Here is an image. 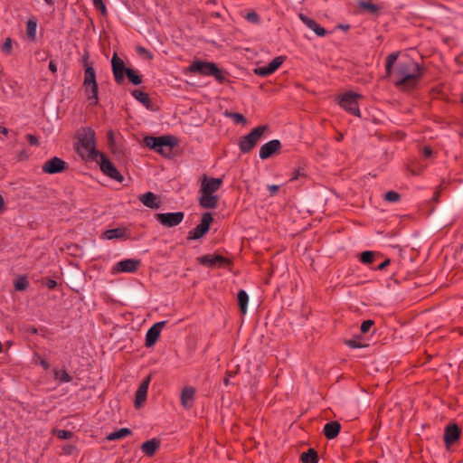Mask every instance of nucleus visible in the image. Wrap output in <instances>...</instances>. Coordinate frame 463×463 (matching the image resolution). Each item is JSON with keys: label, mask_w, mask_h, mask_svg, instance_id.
I'll return each mask as SVG.
<instances>
[{"label": "nucleus", "mask_w": 463, "mask_h": 463, "mask_svg": "<svg viewBox=\"0 0 463 463\" xmlns=\"http://www.w3.org/2000/svg\"><path fill=\"white\" fill-rule=\"evenodd\" d=\"M49 70L55 74L57 72V65L53 61L49 62Z\"/></svg>", "instance_id": "nucleus-57"}, {"label": "nucleus", "mask_w": 463, "mask_h": 463, "mask_svg": "<svg viewBox=\"0 0 463 463\" xmlns=\"http://www.w3.org/2000/svg\"><path fill=\"white\" fill-rule=\"evenodd\" d=\"M213 218L211 213H204L202 216L201 222L188 232L187 240H199L204 236L210 230V225Z\"/></svg>", "instance_id": "nucleus-9"}, {"label": "nucleus", "mask_w": 463, "mask_h": 463, "mask_svg": "<svg viewBox=\"0 0 463 463\" xmlns=\"http://www.w3.org/2000/svg\"><path fill=\"white\" fill-rule=\"evenodd\" d=\"M81 146L89 152V158L98 161V155L100 153L95 147V132L90 128H83V133L79 138Z\"/></svg>", "instance_id": "nucleus-7"}, {"label": "nucleus", "mask_w": 463, "mask_h": 463, "mask_svg": "<svg viewBox=\"0 0 463 463\" xmlns=\"http://www.w3.org/2000/svg\"><path fill=\"white\" fill-rule=\"evenodd\" d=\"M225 115L231 118L235 124H245L246 118L245 117L238 112H225Z\"/></svg>", "instance_id": "nucleus-39"}, {"label": "nucleus", "mask_w": 463, "mask_h": 463, "mask_svg": "<svg viewBox=\"0 0 463 463\" xmlns=\"http://www.w3.org/2000/svg\"><path fill=\"white\" fill-rule=\"evenodd\" d=\"M338 27L342 30L348 31L350 29L349 24H339Z\"/></svg>", "instance_id": "nucleus-63"}, {"label": "nucleus", "mask_w": 463, "mask_h": 463, "mask_svg": "<svg viewBox=\"0 0 463 463\" xmlns=\"http://www.w3.org/2000/svg\"><path fill=\"white\" fill-rule=\"evenodd\" d=\"M5 207V201L2 195H0V213L3 212Z\"/></svg>", "instance_id": "nucleus-61"}, {"label": "nucleus", "mask_w": 463, "mask_h": 463, "mask_svg": "<svg viewBox=\"0 0 463 463\" xmlns=\"http://www.w3.org/2000/svg\"><path fill=\"white\" fill-rule=\"evenodd\" d=\"M27 158H28V155H27L25 150H23V151H21L19 153V155H18V160L19 161H23V160L27 159Z\"/></svg>", "instance_id": "nucleus-59"}, {"label": "nucleus", "mask_w": 463, "mask_h": 463, "mask_svg": "<svg viewBox=\"0 0 463 463\" xmlns=\"http://www.w3.org/2000/svg\"><path fill=\"white\" fill-rule=\"evenodd\" d=\"M93 5L96 10L99 11L100 14L106 17L108 15L107 7L103 0H92Z\"/></svg>", "instance_id": "nucleus-41"}, {"label": "nucleus", "mask_w": 463, "mask_h": 463, "mask_svg": "<svg viewBox=\"0 0 463 463\" xmlns=\"http://www.w3.org/2000/svg\"><path fill=\"white\" fill-rule=\"evenodd\" d=\"M237 300H238V305H239L240 312L242 315H245L247 313L248 303H249V295H248V293L245 290L241 289L238 292V294H237Z\"/></svg>", "instance_id": "nucleus-29"}, {"label": "nucleus", "mask_w": 463, "mask_h": 463, "mask_svg": "<svg viewBox=\"0 0 463 463\" xmlns=\"http://www.w3.org/2000/svg\"><path fill=\"white\" fill-rule=\"evenodd\" d=\"M399 55L400 52H394L387 56L385 63V72L387 75H392V66L396 62Z\"/></svg>", "instance_id": "nucleus-34"}, {"label": "nucleus", "mask_w": 463, "mask_h": 463, "mask_svg": "<svg viewBox=\"0 0 463 463\" xmlns=\"http://www.w3.org/2000/svg\"><path fill=\"white\" fill-rule=\"evenodd\" d=\"M459 438V430L457 425H449L444 431V442L448 449Z\"/></svg>", "instance_id": "nucleus-22"}, {"label": "nucleus", "mask_w": 463, "mask_h": 463, "mask_svg": "<svg viewBox=\"0 0 463 463\" xmlns=\"http://www.w3.org/2000/svg\"><path fill=\"white\" fill-rule=\"evenodd\" d=\"M189 71L202 76H213L219 83L226 80L222 70L212 61H195L190 64Z\"/></svg>", "instance_id": "nucleus-3"}, {"label": "nucleus", "mask_w": 463, "mask_h": 463, "mask_svg": "<svg viewBox=\"0 0 463 463\" xmlns=\"http://www.w3.org/2000/svg\"><path fill=\"white\" fill-rule=\"evenodd\" d=\"M381 256L380 253L371 250H365L360 255V261L364 264H372L376 258Z\"/></svg>", "instance_id": "nucleus-33"}, {"label": "nucleus", "mask_w": 463, "mask_h": 463, "mask_svg": "<svg viewBox=\"0 0 463 463\" xmlns=\"http://www.w3.org/2000/svg\"><path fill=\"white\" fill-rule=\"evenodd\" d=\"M196 390L192 386L184 387L181 393V404L184 409H190L194 405Z\"/></svg>", "instance_id": "nucleus-21"}, {"label": "nucleus", "mask_w": 463, "mask_h": 463, "mask_svg": "<svg viewBox=\"0 0 463 463\" xmlns=\"http://www.w3.org/2000/svg\"><path fill=\"white\" fill-rule=\"evenodd\" d=\"M81 63L84 69H86L88 66H93V63L90 62V52L87 49L84 50V53L81 57Z\"/></svg>", "instance_id": "nucleus-48"}, {"label": "nucleus", "mask_w": 463, "mask_h": 463, "mask_svg": "<svg viewBox=\"0 0 463 463\" xmlns=\"http://www.w3.org/2000/svg\"><path fill=\"white\" fill-rule=\"evenodd\" d=\"M390 264V260L386 259L384 261H383L381 264H379L375 269L376 270H383L388 265Z\"/></svg>", "instance_id": "nucleus-55"}, {"label": "nucleus", "mask_w": 463, "mask_h": 463, "mask_svg": "<svg viewBox=\"0 0 463 463\" xmlns=\"http://www.w3.org/2000/svg\"><path fill=\"white\" fill-rule=\"evenodd\" d=\"M108 146L114 147L117 144L114 137V131L109 129L107 133Z\"/></svg>", "instance_id": "nucleus-51"}, {"label": "nucleus", "mask_w": 463, "mask_h": 463, "mask_svg": "<svg viewBox=\"0 0 463 463\" xmlns=\"http://www.w3.org/2000/svg\"><path fill=\"white\" fill-rule=\"evenodd\" d=\"M139 201L150 209H159L161 202L157 200L156 195L152 192H146L138 197Z\"/></svg>", "instance_id": "nucleus-23"}, {"label": "nucleus", "mask_w": 463, "mask_h": 463, "mask_svg": "<svg viewBox=\"0 0 463 463\" xmlns=\"http://www.w3.org/2000/svg\"><path fill=\"white\" fill-rule=\"evenodd\" d=\"M222 183L223 177L214 178L208 177L206 175H203L201 178L200 193H205L207 194H213L220 189Z\"/></svg>", "instance_id": "nucleus-13"}, {"label": "nucleus", "mask_w": 463, "mask_h": 463, "mask_svg": "<svg viewBox=\"0 0 463 463\" xmlns=\"http://www.w3.org/2000/svg\"><path fill=\"white\" fill-rule=\"evenodd\" d=\"M132 431L130 429L128 428H122V429H119L116 431H113L111 433H109L108 436H107V439L108 440H117V439H120L122 438H125L127 436H129L131 435Z\"/></svg>", "instance_id": "nucleus-32"}, {"label": "nucleus", "mask_w": 463, "mask_h": 463, "mask_svg": "<svg viewBox=\"0 0 463 463\" xmlns=\"http://www.w3.org/2000/svg\"><path fill=\"white\" fill-rule=\"evenodd\" d=\"M165 324L166 321L156 322L147 330L145 342L146 347L149 348L156 345Z\"/></svg>", "instance_id": "nucleus-14"}, {"label": "nucleus", "mask_w": 463, "mask_h": 463, "mask_svg": "<svg viewBox=\"0 0 463 463\" xmlns=\"http://www.w3.org/2000/svg\"><path fill=\"white\" fill-rule=\"evenodd\" d=\"M359 5L361 8L372 14H377L380 10L379 7L372 2L362 1Z\"/></svg>", "instance_id": "nucleus-36"}, {"label": "nucleus", "mask_w": 463, "mask_h": 463, "mask_svg": "<svg viewBox=\"0 0 463 463\" xmlns=\"http://www.w3.org/2000/svg\"><path fill=\"white\" fill-rule=\"evenodd\" d=\"M359 99H362V95L353 91H347L339 97L338 105L348 113L360 118Z\"/></svg>", "instance_id": "nucleus-6"}, {"label": "nucleus", "mask_w": 463, "mask_h": 463, "mask_svg": "<svg viewBox=\"0 0 463 463\" xmlns=\"http://www.w3.org/2000/svg\"><path fill=\"white\" fill-rule=\"evenodd\" d=\"M53 433L60 439H71L73 437V432L65 430H54Z\"/></svg>", "instance_id": "nucleus-40"}, {"label": "nucleus", "mask_w": 463, "mask_h": 463, "mask_svg": "<svg viewBox=\"0 0 463 463\" xmlns=\"http://www.w3.org/2000/svg\"><path fill=\"white\" fill-rule=\"evenodd\" d=\"M374 322L373 320H364L362 325H361V332L363 334H365L367 332H369V330L371 329V327L373 326Z\"/></svg>", "instance_id": "nucleus-50"}, {"label": "nucleus", "mask_w": 463, "mask_h": 463, "mask_svg": "<svg viewBox=\"0 0 463 463\" xmlns=\"http://www.w3.org/2000/svg\"><path fill=\"white\" fill-rule=\"evenodd\" d=\"M198 263L203 266H207L210 268L213 267H225L231 264V260L221 255H212L206 254L197 258Z\"/></svg>", "instance_id": "nucleus-12"}, {"label": "nucleus", "mask_w": 463, "mask_h": 463, "mask_svg": "<svg viewBox=\"0 0 463 463\" xmlns=\"http://www.w3.org/2000/svg\"><path fill=\"white\" fill-rule=\"evenodd\" d=\"M26 139L28 141V143L31 145V146H38L39 145V140H38V137L33 134H27L26 135Z\"/></svg>", "instance_id": "nucleus-52"}, {"label": "nucleus", "mask_w": 463, "mask_h": 463, "mask_svg": "<svg viewBox=\"0 0 463 463\" xmlns=\"http://www.w3.org/2000/svg\"><path fill=\"white\" fill-rule=\"evenodd\" d=\"M83 87L89 100L91 104L97 105L99 102V87L96 80V71L93 66H88L85 69Z\"/></svg>", "instance_id": "nucleus-5"}, {"label": "nucleus", "mask_w": 463, "mask_h": 463, "mask_svg": "<svg viewBox=\"0 0 463 463\" xmlns=\"http://www.w3.org/2000/svg\"><path fill=\"white\" fill-rule=\"evenodd\" d=\"M267 188H268V191L269 192V195L273 196L279 191V186L277 184H269V185H268Z\"/></svg>", "instance_id": "nucleus-54"}, {"label": "nucleus", "mask_w": 463, "mask_h": 463, "mask_svg": "<svg viewBox=\"0 0 463 463\" xmlns=\"http://www.w3.org/2000/svg\"><path fill=\"white\" fill-rule=\"evenodd\" d=\"M55 379L60 380L61 383H70L72 381V377L67 373L66 370H54Z\"/></svg>", "instance_id": "nucleus-35"}, {"label": "nucleus", "mask_w": 463, "mask_h": 463, "mask_svg": "<svg viewBox=\"0 0 463 463\" xmlns=\"http://www.w3.org/2000/svg\"><path fill=\"white\" fill-rule=\"evenodd\" d=\"M98 158H99V160L97 162H99V168L104 175L119 183L123 182V175L118 171V169L114 166V165L110 162L105 154L100 152L98 155Z\"/></svg>", "instance_id": "nucleus-8"}, {"label": "nucleus", "mask_w": 463, "mask_h": 463, "mask_svg": "<svg viewBox=\"0 0 463 463\" xmlns=\"http://www.w3.org/2000/svg\"><path fill=\"white\" fill-rule=\"evenodd\" d=\"M245 18L248 22L251 23V24H259L260 19V16L259 14L256 13V12H249L246 15H245Z\"/></svg>", "instance_id": "nucleus-47"}, {"label": "nucleus", "mask_w": 463, "mask_h": 463, "mask_svg": "<svg viewBox=\"0 0 463 463\" xmlns=\"http://www.w3.org/2000/svg\"><path fill=\"white\" fill-rule=\"evenodd\" d=\"M13 42L10 37L6 38L1 46V50L4 53L9 55L12 52Z\"/></svg>", "instance_id": "nucleus-43"}, {"label": "nucleus", "mask_w": 463, "mask_h": 463, "mask_svg": "<svg viewBox=\"0 0 463 463\" xmlns=\"http://www.w3.org/2000/svg\"><path fill=\"white\" fill-rule=\"evenodd\" d=\"M281 148V143L279 139H272L260 148V157L262 160L271 157L274 154L278 153Z\"/></svg>", "instance_id": "nucleus-15"}, {"label": "nucleus", "mask_w": 463, "mask_h": 463, "mask_svg": "<svg viewBox=\"0 0 463 463\" xmlns=\"http://www.w3.org/2000/svg\"><path fill=\"white\" fill-rule=\"evenodd\" d=\"M144 143L150 149L163 156H169L172 153L174 146H177L178 139L171 135L146 137L144 138Z\"/></svg>", "instance_id": "nucleus-2"}, {"label": "nucleus", "mask_w": 463, "mask_h": 463, "mask_svg": "<svg viewBox=\"0 0 463 463\" xmlns=\"http://www.w3.org/2000/svg\"><path fill=\"white\" fill-rule=\"evenodd\" d=\"M300 460L302 463H317L318 456L315 449H308L307 451L301 453Z\"/></svg>", "instance_id": "nucleus-30"}, {"label": "nucleus", "mask_w": 463, "mask_h": 463, "mask_svg": "<svg viewBox=\"0 0 463 463\" xmlns=\"http://www.w3.org/2000/svg\"><path fill=\"white\" fill-rule=\"evenodd\" d=\"M118 159H125L126 155L121 146L116 144L114 147H109Z\"/></svg>", "instance_id": "nucleus-42"}, {"label": "nucleus", "mask_w": 463, "mask_h": 463, "mask_svg": "<svg viewBox=\"0 0 463 463\" xmlns=\"http://www.w3.org/2000/svg\"><path fill=\"white\" fill-rule=\"evenodd\" d=\"M219 198L217 195H213V194H205L201 193V196L199 198V203L201 207L204 209H215L218 206Z\"/></svg>", "instance_id": "nucleus-25"}, {"label": "nucleus", "mask_w": 463, "mask_h": 463, "mask_svg": "<svg viewBox=\"0 0 463 463\" xmlns=\"http://www.w3.org/2000/svg\"><path fill=\"white\" fill-rule=\"evenodd\" d=\"M285 61V57L284 56H278V57H275L270 62L269 64L271 65V67L274 69V71H276L281 65L282 63L284 62Z\"/></svg>", "instance_id": "nucleus-46"}, {"label": "nucleus", "mask_w": 463, "mask_h": 463, "mask_svg": "<svg viewBox=\"0 0 463 463\" xmlns=\"http://www.w3.org/2000/svg\"><path fill=\"white\" fill-rule=\"evenodd\" d=\"M267 67V70L269 71V72L270 74H272L273 72H275L274 69L271 67V65L269 63L268 65H266Z\"/></svg>", "instance_id": "nucleus-64"}, {"label": "nucleus", "mask_w": 463, "mask_h": 463, "mask_svg": "<svg viewBox=\"0 0 463 463\" xmlns=\"http://www.w3.org/2000/svg\"><path fill=\"white\" fill-rule=\"evenodd\" d=\"M68 167V164L63 159L58 156H53L52 158L45 161L42 166V170L45 174L54 175L64 172Z\"/></svg>", "instance_id": "nucleus-11"}, {"label": "nucleus", "mask_w": 463, "mask_h": 463, "mask_svg": "<svg viewBox=\"0 0 463 463\" xmlns=\"http://www.w3.org/2000/svg\"><path fill=\"white\" fill-rule=\"evenodd\" d=\"M384 199L388 202H397L401 199V195L395 191H389L385 194Z\"/></svg>", "instance_id": "nucleus-45"}, {"label": "nucleus", "mask_w": 463, "mask_h": 463, "mask_svg": "<svg viewBox=\"0 0 463 463\" xmlns=\"http://www.w3.org/2000/svg\"><path fill=\"white\" fill-rule=\"evenodd\" d=\"M0 133L3 135H7L8 129L5 127L0 126Z\"/></svg>", "instance_id": "nucleus-62"}, {"label": "nucleus", "mask_w": 463, "mask_h": 463, "mask_svg": "<svg viewBox=\"0 0 463 463\" xmlns=\"http://www.w3.org/2000/svg\"><path fill=\"white\" fill-rule=\"evenodd\" d=\"M421 75L420 65L413 61H407V89L411 87L414 81Z\"/></svg>", "instance_id": "nucleus-18"}, {"label": "nucleus", "mask_w": 463, "mask_h": 463, "mask_svg": "<svg viewBox=\"0 0 463 463\" xmlns=\"http://www.w3.org/2000/svg\"><path fill=\"white\" fill-rule=\"evenodd\" d=\"M306 176H307V172H306L305 167L298 166L292 172L289 181L292 182V181H296L298 179L306 178Z\"/></svg>", "instance_id": "nucleus-37"}, {"label": "nucleus", "mask_w": 463, "mask_h": 463, "mask_svg": "<svg viewBox=\"0 0 463 463\" xmlns=\"http://www.w3.org/2000/svg\"><path fill=\"white\" fill-rule=\"evenodd\" d=\"M149 382H150V377H147L141 383L138 389L137 390L136 397H135L136 409L141 408L143 406L144 402H146Z\"/></svg>", "instance_id": "nucleus-19"}, {"label": "nucleus", "mask_w": 463, "mask_h": 463, "mask_svg": "<svg viewBox=\"0 0 463 463\" xmlns=\"http://www.w3.org/2000/svg\"><path fill=\"white\" fill-rule=\"evenodd\" d=\"M111 68L115 82L121 85L125 80V76L133 85H140L142 83V77L132 68L125 66L122 59L117 53H114L111 59Z\"/></svg>", "instance_id": "nucleus-1"}, {"label": "nucleus", "mask_w": 463, "mask_h": 463, "mask_svg": "<svg viewBox=\"0 0 463 463\" xmlns=\"http://www.w3.org/2000/svg\"><path fill=\"white\" fill-rule=\"evenodd\" d=\"M131 95L140 103H142L146 109L151 108V99L146 92L140 90H134L131 92Z\"/></svg>", "instance_id": "nucleus-28"}, {"label": "nucleus", "mask_w": 463, "mask_h": 463, "mask_svg": "<svg viewBox=\"0 0 463 463\" xmlns=\"http://www.w3.org/2000/svg\"><path fill=\"white\" fill-rule=\"evenodd\" d=\"M140 265L139 260L127 259L118 262L113 270L115 272H135Z\"/></svg>", "instance_id": "nucleus-17"}, {"label": "nucleus", "mask_w": 463, "mask_h": 463, "mask_svg": "<svg viewBox=\"0 0 463 463\" xmlns=\"http://www.w3.org/2000/svg\"><path fill=\"white\" fill-rule=\"evenodd\" d=\"M269 130L268 125H260L253 128L248 135L242 136L239 141L241 153H250L257 145L261 136Z\"/></svg>", "instance_id": "nucleus-4"}, {"label": "nucleus", "mask_w": 463, "mask_h": 463, "mask_svg": "<svg viewBox=\"0 0 463 463\" xmlns=\"http://www.w3.org/2000/svg\"><path fill=\"white\" fill-rule=\"evenodd\" d=\"M161 446V440L157 438H153L145 441L140 446L141 451L147 457H153Z\"/></svg>", "instance_id": "nucleus-20"}, {"label": "nucleus", "mask_w": 463, "mask_h": 463, "mask_svg": "<svg viewBox=\"0 0 463 463\" xmlns=\"http://www.w3.org/2000/svg\"><path fill=\"white\" fill-rule=\"evenodd\" d=\"M45 286L49 289H54L57 287V282H56V280H54L52 279H47L45 281Z\"/></svg>", "instance_id": "nucleus-53"}, {"label": "nucleus", "mask_w": 463, "mask_h": 463, "mask_svg": "<svg viewBox=\"0 0 463 463\" xmlns=\"http://www.w3.org/2000/svg\"><path fill=\"white\" fill-rule=\"evenodd\" d=\"M36 29H37V20L35 18L28 19L26 23V34L28 39L31 42L36 41Z\"/></svg>", "instance_id": "nucleus-31"}, {"label": "nucleus", "mask_w": 463, "mask_h": 463, "mask_svg": "<svg viewBox=\"0 0 463 463\" xmlns=\"http://www.w3.org/2000/svg\"><path fill=\"white\" fill-rule=\"evenodd\" d=\"M341 430V424L337 420L327 422L323 429V434L327 439L336 438Z\"/></svg>", "instance_id": "nucleus-26"}, {"label": "nucleus", "mask_w": 463, "mask_h": 463, "mask_svg": "<svg viewBox=\"0 0 463 463\" xmlns=\"http://www.w3.org/2000/svg\"><path fill=\"white\" fill-rule=\"evenodd\" d=\"M74 449H75L74 446L68 445L63 448V450L66 454H71Z\"/></svg>", "instance_id": "nucleus-60"}, {"label": "nucleus", "mask_w": 463, "mask_h": 463, "mask_svg": "<svg viewBox=\"0 0 463 463\" xmlns=\"http://www.w3.org/2000/svg\"><path fill=\"white\" fill-rule=\"evenodd\" d=\"M345 344L351 348H363L367 346V345L362 344L359 338L346 340Z\"/></svg>", "instance_id": "nucleus-44"}, {"label": "nucleus", "mask_w": 463, "mask_h": 463, "mask_svg": "<svg viewBox=\"0 0 463 463\" xmlns=\"http://www.w3.org/2000/svg\"><path fill=\"white\" fill-rule=\"evenodd\" d=\"M253 72L255 75L260 76V77H267L270 75L269 71L267 70L266 66L258 67L253 70Z\"/></svg>", "instance_id": "nucleus-49"}, {"label": "nucleus", "mask_w": 463, "mask_h": 463, "mask_svg": "<svg viewBox=\"0 0 463 463\" xmlns=\"http://www.w3.org/2000/svg\"><path fill=\"white\" fill-rule=\"evenodd\" d=\"M388 78L394 86L401 91L405 90V66H401L396 71L392 70V75H387Z\"/></svg>", "instance_id": "nucleus-16"}, {"label": "nucleus", "mask_w": 463, "mask_h": 463, "mask_svg": "<svg viewBox=\"0 0 463 463\" xmlns=\"http://www.w3.org/2000/svg\"><path fill=\"white\" fill-rule=\"evenodd\" d=\"M431 155H432V150H431L430 147L425 146V147L423 148V156H424L425 157H430V156H431Z\"/></svg>", "instance_id": "nucleus-58"}, {"label": "nucleus", "mask_w": 463, "mask_h": 463, "mask_svg": "<svg viewBox=\"0 0 463 463\" xmlns=\"http://www.w3.org/2000/svg\"><path fill=\"white\" fill-rule=\"evenodd\" d=\"M102 238L107 240H113V239H128V230L125 227H119V228H114L106 230L102 233Z\"/></svg>", "instance_id": "nucleus-27"}, {"label": "nucleus", "mask_w": 463, "mask_h": 463, "mask_svg": "<svg viewBox=\"0 0 463 463\" xmlns=\"http://www.w3.org/2000/svg\"><path fill=\"white\" fill-rule=\"evenodd\" d=\"M299 18L317 36L324 37L326 34V29L320 26V24H318L315 20L306 16L303 14H299Z\"/></svg>", "instance_id": "nucleus-24"}, {"label": "nucleus", "mask_w": 463, "mask_h": 463, "mask_svg": "<svg viewBox=\"0 0 463 463\" xmlns=\"http://www.w3.org/2000/svg\"><path fill=\"white\" fill-rule=\"evenodd\" d=\"M155 218L162 226L172 228L179 225L183 222L184 213L183 212L158 213L155 214Z\"/></svg>", "instance_id": "nucleus-10"}, {"label": "nucleus", "mask_w": 463, "mask_h": 463, "mask_svg": "<svg viewBox=\"0 0 463 463\" xmlns=\"http://www.w3.org/2000/svg\"><path fill=\"white\" fill-rule=\"evenodd\" d=\"M38 358L40 359V364L42 365V367L44 369V370H48L49 367H50V364L49 363L47 362V360L43 359V358H41L40 356H38Z\"/></svg>", "instance_id": "nucleus-56"}, {"label": "nucleus", "mask_w": 463, "mask_h": 463, "mask_svg": "<svg viewBox=\"0 0 463 463\" xmlns=\"http://www.w3.org/2000/svg\"><path fill=\"white\" fill-rule=\"evenodd\" d=\"M29 286L28 279L25 276H21L19 279L14 282V288L18 291H24Z\"/></svg>", "instance_id": "nucleus-38"}]
</instances>
